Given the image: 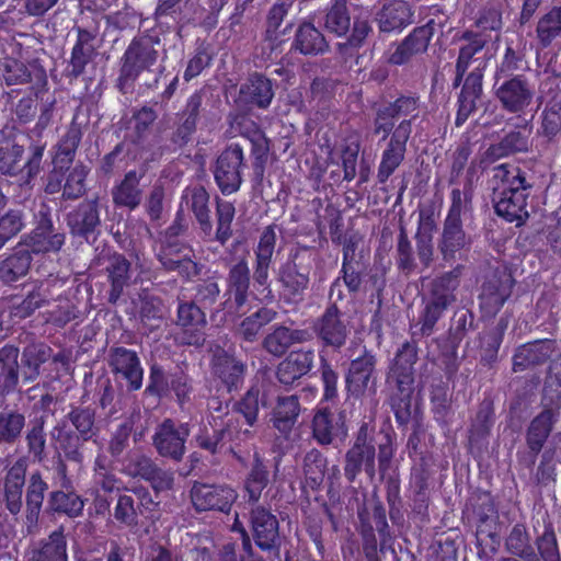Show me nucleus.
<instances>
[{"instance_id":"1","label":"nucleus","mask_w":561,"mask_h":561,"mask_svg":"<svg viewBox=\"0 0 561 561\" xmlns=\"http://www.w3.org/2000/svg\"><path fill=\"white\" fill-rule=\"evenodd\" d=\"M56 100L44 102L39 107V115L27 137L32 140L27 148V157L22 163L24 148L11 141L0 144V173L19 176V186L31 195L34 181L43 170V157L46 142L41 140L44 130L51 124Z\"/></svg>"},{"instance_id":"2","label":"nucleus","mask_w":561,"mask_h":561,"mask_svg":"<svg viewBox=\"0 0 561 561\" xmlns=\"http://www.w3.org/2000/svg\"><path fill=\"white\" fill-rule=\"evenodd\" d=\"M491 183L496 215L522 226L529 217L527 201L534 188V178L516 164L501 163L492 169Z\"/></svg>"},{"instance_id":"3","label":"nucleus","mask_w":561,"mask_h":561,"mask_svg":"<svg viewBox=\"0 0 561 561\" xmlns=\"http://www.w3.org/2000/svg\"><path fill=\"white\" fill-rule=\"evenodd\" d=\"M98 435L96 411L91 405L70 404L69 411L49 431L56 450L77 465L84 461L85 444Z\"/></svg>"},{"instance_id":"4","label":"nucleus","mask_w":561,"mask_h":561,"mask_svg":"<svg viewBox=\"0 0 561 561\" xmlns=\"http://www.w3.org/2000/svg\"><path fill=\"white\" fill-rule=\"evenodd\" d=\"M419 347L414 341L404 342L397 351L387 376L388 403L399 426H407L411 420V403L414 391V365Z\"/></svg>"},{"instance_id":"5","label":"nucleus","mask_w":561,"mask_h":561,"mask_svg":"<svg viewBox=\"0 0 561 561\" xmlns=\"http://www.w3.org/2000/svg\"><path fill=\"white\" fill-rule=\"evenodd\" d=\"M396 121L383 104L376 108L373 133L376 136L381 135V140L386 141L377 170V180L380 184H386L404 161L407 145L412 134L411 119H401L398 124Z\"/></svg>"},{"instance_id":"6","label":"nucleus","mask_w":561,"mask_h":561,"mask_svg":"<svg viewBox=\"0 0 561 561\" xmlns=\"http://www.w3.org/2000/svg\"><path fill=\"white\" fill-rule=\"evenodd\" d=\"M208 424L209 427L204 426L199 430L195 440L199 448L210 454H217L226 443L240 446L254 436V431L243 428L238 417L222 420L221 416H211Z\"/></svg>"},{"instance_id":"7","label":"nucleus","mask_w":561,"mask_h":561,"mask_svg":"<svg viewBox=\"0 0 561 561\" xmlns=\"http://www.w3.org/2000/svg\"><path fill=\"white\" fill-rule=\"evenodd\" d=\"M276 226L265 227L254 248L253 262V290L252 294L260 300L272 302L275 299L271 288L270 270L273 264V255L276 245Z\"/></svg>"},{"instance_id":"8","label":"nucleus","mask_w":561,"mask_h":561,"mask_svg":"<svg viewBox=\"0 0 561 561\" xmlns=\"http://www.w3.org/2000/svg\"><path fill=\"white\" fill-rule=\"evenodd\" d=\"M34 228L25 239L30 252L36 254L58 253L66 242V233L56 228L49 205L41 203L34 211Z\"/></svg>"},{"instance_id":"9","label":"nucleus","mask_w":561,"mask_h":561,"mask_svg":"<svg viewBox=\"0 0 561 561\" xmlns=\"http://www.w3.org/2000/svg\"><path fill=\"white\" fill-rule=\"evenodd\" d=\"M206 95L204 89L188 96L181 112L176 114L174 128L167 136L162 151L175 152L185 147L197 129V123L204 112L203 102Z\"/></svg>"},{"instance_id":"10","label":"nucleus","mask_w":561,"mask_h":561,"mask_svg":"<svg viewBox=\"0 0 561 561\" xmlns=\"http://www.w3.org/2000/svg\"><path fill=\"white\" fill-rule=\"evenodd\" d=\"M247 168L243 148L239 144H231L222 150L211 172L215 183L225 196L237 193L243 183V171Z\"/></svg>"},{"instance_id":"11","label":"nucleus","mask_w":561,"mask_h":561,"mask_svg":"<svg viewBox=\"0 0 561 561\" xmlns=\"http://www.w3.org/2000/svg\"><path fill=\"white\" fill-rule=\"evenodd\" d=\"M314 255L308 250L297 251L290 261L279 268L278 280L290 301H301L309 287Z\"/></svg>"},{"instance_id":"12","label":"nucleus","mask_w":561,"mask_h":561,"mask_svg":"<svg viewBox=\"0 0 561 561\" xmlns=\"http://www.w3.org/2000/svg\"><path fill=\"white\" fill-rule=\"evenodd\" d=\"M376 364V356L365 346L363 353L351 360L345 375V385L351 397L362 399L376 396L378 380Z\"/></svg>"},{"instance_id":"13","label":"nucleus","mask_w":561,"mask_h":561,"mask_svg":"<svg viewBox=\"0 0 561 561\" xmlns=\"http://www.w3.org/2000/svg\"><path fill=\"white\" fill-rule=\"evenodd\" d=\"M493 94L501 107L510 114H523L535 98V85L525 76L493 81Z\"/></svg>"},{"instance_id":"14","label":"nucleus","mask_w":561,"mask_h":561,"mask_svg":"<svg viewBox=\"0 0 561 561\" xmlns=\"http://www.w3.org/2000/svg\"><path fill=\"white\" fill-rule=\"evenodd\" d=\"M316 337L322 350L331 348L340 352L351 335V325L345 314L337 308V302L331 301L323 313L314 320Z\"/></svg>"},{"instance_id":"15","label":"nucleus","mask_w":561,"mask_h":561,"mask_svg":"<svg viewBox=\"0 0 561 561\" xmlns=\"http://www.w3.org/2000/svg\"><path fill=\"white\" fill-rule=\"evenodd\" d=\"M375 459V442L368 425L364 423L357 432L354 445L345 454L344 474L348 482H354L362 469L373 481L376 476Z\"/></svg>"},{"instance_id":"16","label":"nucleus","mask_w":561,"mask_h":561,"mask_svg":"<svg viewBox=\"0 0 561 561\" xmlns=\"http://www.w3.org/2000/svg\"><path fill=\"white\" fill-rule=\"evenodd\" d=\"M0 77L7 85L28 84L35 95L43 93L48 84L46 69L38 60L23 62L12 57L0 59Z\"/></svg>"},{"instance_id":"17","label":"nucleus","mask_w":561,"mask_h":561,"mask_svg":"<svg viewBox=\"0 0 561 561\" xmlns=\"http://www.w3.org/2000/svg\"><path fill=\"white\" fill-rule=\"evenodd\" d=\"M249 523L255 546L263 552L279 557L282 539L279 522L272 511L256 504L250 510Z\"/></svg>"},{"instance_id":"18","label":"nucleus","mask_w":561,"mask_h":561,"mask_svg":"<svg viewBox=\"0 0 561 561\" xmlns=\"http://www.w3.org/2000/svg\"><path fill=\"white\" fill-rule=\"evenodd\" d=\"M107 364L116 381H124L130 392L142 387L144 368L138 353L125 346H112L107 353Z\"/></svg>"},{"instance_id":"19","label":"nucleus","mask_w":561,"mask_h":561,"mask_svg":"<svg viewBox=\"0 0 561 561\" xmlns=\"http://www.w3.org/2000/svg\"><path fill=\"white\" fill-rule=\"evenodd\" d=\"M175 324L182 329L176 340L180 344L202 346L205 342L206 313L192 300H179Z\"/></svg>"},{"instance_id":"20","label":"nucleus","mask_w":561,"mask_h":561,"mask_svg":"<svg viewBox=\"0 0 561 561\" xmlns=\"http://www.w3.org/2000/svg\"><path fill=\"white\" fill-rule=\"evenodd\" d=\"M190 432L188 423H176L165 419L156 427L152 444L160 456L181 461L186 451L185 443Z\"/></svg>"},{"instance_id":"21","label":"nucleus","mask_w":561,"mask_h":561,"mask_svg":"<svg viewBox=\"0 0 561 561\" xmlns=\"http://www.w3.org/2000/svg\"><path fill=\"white\" fill-rule=\"evenodd\" d=\"M237 497V491L227 484L195 482L191 489V500L198 512L217 511L227 514Z\"/></svg>"},{"instance_id":"22","label":"nucleus","mask_w":561,"mask_h":561,"mask_svg":"<svg viewBox=\"0 0 561 561\" xmlns=\"http://www.w3.org/2000/svg\"><path fill=\"white\" fill-rule=\"evenodd\" d=\"M514 286L512 275L505 271L494 272L482 285L479 295L481 309L490 316L496 314L510 298Z\"/></svg>"},{"instance_id":"23","label":"nucleus","mask_w":561,"mask_h":561,"mask_svg":"<svg viewBox=\"0 0 561 561\" xmlns=\"http://www.w3.org/2000/svg\"><path fill=\"white\" fill-rule=\"evenodd\" d=\"M147 161L139 170H129L124 178L116 183L111 191L113 204L118 208H126L129 211L138 208L142 201L140 181L147 172Z\"/></svg>"},{"instance_id":"24","label":"nucleus","mask_w":561,"mask_h":561,"mask_svg":"<svg viewBox=\"0 0 561 561\" xmlns=\"http://www.w3.org/2000/svg\"><path fill=\"white\" fill-rule=\"evenodd\" d=\"M367 266L364 262H342L339 276L331 283L329 299L333 302L343 301L346 298L344 288L351 296L357 295L365 283Z\"/></svg>"},{"instance_id":"25","label":"nucleus","mask_w":561,"mask_h":561,"mask_svg":"<svg viewBox=\"0 0 561 561\" xmlns=\"http://www.w3.org/2000/svg\"><path fill=\"white\" fill-rule=\"evenodd\" d=\"M247 373V363L233 354L222 351L214 356L213 374L229 393L242 388Z\"/></svg>"},{"instance_id":"26","label":"nucleus","mask_w":561,"mask_h":561,"mask_svg":"<svg viewBox=\"0 0 561 561\" xmlns=\"http://www.w3.org/2000/svg\"><path fill=\"white\" fill-rule=\"evenodd\" d=\"M66 220L72 236L88 240L101 226L99 197L82 201Z\"/></svg>"},{"instance_id":"27","label":"nucleus","mask_w":561,"mask_h":561,"mask_svg":"<svg viewBox=\"0 0 561 561\" xmlns=\"http://www.w3.org/2000/svg\"><path fill=\"white\" fill-rule=\"evenodd\" d=\"M530 135L531 126L528 123L520 129L508 131L499 142L489 146L483 153V161L493 163L512 154L528 152L531 147Z\"/></svg>"},{"instance_id":"28","label":"nucleus","mask_w":561,"mask_h":561,"mask_svg":"<svg viewBox=\"0 0 561 561\" xmlns=\"http://www.w3.org/2000/svg\"><path fill=\"white\" fill-rule=\"evenodd\" d=\"M27 461L25 458H18L7 469L3 479V502L5 508L16 515L23 506V492L26 483Z\"/></svg>"},{"instance_id":"29","label":"nucleus","mask_w":561,"mask_h":561,"mask_svg":"<svg viewBox=\"0 0 561 561\" xmlns=\"http://www.w3.org/2000/svg\"><path fill=\"white\" fill-rule=\"evenodd\" d=\"M381 33H401L414 22L412 7L403 0L386 1L375 18Z\"/></svg>"},{"instance_id":"30","label":"nucleus","mask_w":561,"mask_h":561,"mask_svg":"<svg viewBox=\"0 0 561 561\" xmlns=\"http://www.w3.org/2000/svg\"><path fill=\"white\" fill-rule=\"evenodd\" d=\"M160 41L152 36L135 37L126 48L122 62L139 75L149 71L159 58V51L156 49Z\"/></svg>"},{"instance_id":"31","label":"nucleus","mask_w":561,"mask_h":561,"mask_svg":"<svg viewBox=\"0 0 561 561\" xmlns=\"http://www.w3.org/2000/svg\"><path fill=\"white\" fill-rule=\"evenodd\" d=\"M209 193L202 185L187 186L181 196V205L193 213L201 233L206 239H211L213 222L210 220Z\"/></svg>"},{"instance_id":"32","label":"nucleus","mask_w":561,"mask_h":561,"mask_svg":"<svg viewBox=\"0 0 561 561\" xmlns=\"http://www.w3.org/2000/svg\"><path fill=\"white\" fill-rule=\"evenodd\" d=\"M275 96L274 81L266 76L253 72L240 85V100L260 110H267Z\"/></svg>"},{"instance_id":"33","label":"nucleus","mask_w":561,"mask_h":561,"mask_svg":"<svg viewBox=\"0 0 561 561\" xmlns=\"http://www.w3.org/2000/svg\"><path fill=\"white\" fill-rule=\"evenodd\" d=\"M557 351L553 340H536L518 346L513 355V371L519 373L545 364Z\"/></svg>"},{"instance_id":"34","label":"nucleus","mask_w":561,"mask_h":561,"mask_svg":"<svg viewBox=\"0 0 561 561\" xmlns=\"http://www.w3.org/2000/svg\"><path fill=\"white\" fill-rule=\"evenodd\" d=\"M560 416L561 413L542 410L529 423L526 432V443L530 451L526 462L527 467L531 468L535 465L537 455L542 449L554 425L559 422Z\"/></svg>"},{"instance_id":"35","label":"nucleus","mask_w":561,"mask_h":561,"mask_svg":"<svg viewBox=\"0 0 561 561\" xmlns=\"http://www.w3.org/2000/svg\"><path fill=\"white\" fill-rule=\"evenodd\" d=\"M314 350L299 348L290 352L277 366L276 376L285 386H291L308 375L314 366Z\"/></svg>"},{"instance_id":"36","label":"nucleus","mask_w":561,"mask_h":561,"mask_svg":"<svg viewBox=\"0 0 561 561\" xmlns=\"http://www.w3.org/2000/svg\"><path fill=\"white\" fill-rule=\"evenodd\" d=\"M77 41L71 49L70 59L65 69V77L73 82L81 77L85 67L94 59L96 51L93 45L94 35L84 28L77 30Z\"/></svg>"},{"instance_id":"37","label":"nucleus","mask_w":561,"mask_h":561,"mask_svg":"<svg viewBox=\"0 0 561 561\" xmlns=\"http://www.w3.org/2000/svg\"><path fill=\"white\" fill-rule=\"evenodd\" d=\"M242 542L241 550L238 551V547L236 542H226L221 547H219L216 551L209 550L207 547H196L193 550L201 557V554H205V559L208 561H256L264 560V558L259 554L252 545L251 537L249 533L242 528L241 529Z\"/></svg>"},{"instance_id":"38","label":"nucleus","mask_w":561,"mask_h":561,"mask_svg":"<svg viewBox=\"0 0 561 561\" xmlns=\"http://www.w3.org/2000/svg\"><path fill=\"white\" fill-rule=\"evenodd\" d=\"M471 245V237L463 229L462 224L443 222V230L438 240V251L445 262H455L461 259L462 251Z\"/></svg>"},{"instance_id":"39","label":"nucleus","mask_w":561,"mask_h":561,"mask_svg":"<svg viewBox=\"0 0 561 561\" xmlns=\"http://www.w3.org/2000/svg\"><path fill=\"white\" fill-rule=\"evenodd\" d=\"M483 73L480 69L471 71L462 84L461 91L458 96V110L455 119V125L460 127L477 110V102L483 93Z\"/></svg>"},{"instance_id":"40","label":"nucleus","mask_w":561,"mask_h":561,"mask_svg":"<svg viewBox=\"0 0 561 561\" xmlns=\"http://www.w3.org/2000/svg\"><path fill=\"white\" fill-rule=\"evenodd\" d=\"M105 271L111 285L107 300L110 304L116 305L124 289L131 284V264L123 254L114 253L108 256Z\"/></svg>"},{"instance_id":"41","label":"nucleus","mask_w":561,"mask_h":561,"mask_svg":"<svg viewBox=\"0 0 561 561\" xmlns=\"http://www.w3.org/2000/svg\"><path fill=\"white\" fill-rule=\"evenodd\" d=\"M251 273L247 260L241 259L230 266L227 275L226 305L232 302L237 309L243 307L250 295Z\"/></svg>"},{"instance_id":"42","label":"nucleus","mask_w":561,"mask_h":561,"mask_svg":"<svg viewBox=\"0 0 561 561\" xmlns=\"http://www.w3.org/2000/svg\"><path fill=\"white\" fill-rule=\"evenodd\" d=\"M291 49L305 56H318L329 51V43L313 22L304 21L295 32Z\"/></svg>"},{"instance_id":"43","label":"nucleus","mask_w":561,"mask_h":561,"mask_svg":"<svg viewBox=\"0 0 561 561\" xmlns=\"http://www.w3.org/2000/svg\"><path fill=\"white\" fill-rule=\"evenodd\" d=\"M26 558L27 561H68L67 540L62 528L32 545Z\"/></svg>"},{"instance_id":"44","label":"nucleus","mask_w":561,"mask_h":561,"mask_svg":"<svg viewBox=\"0 0 561 561\" xmlns=\"http://www.w3.org/2000/svg\"><path fill=\"white\" fill-rule=\"evenodd\" d=\"M347 0H333L324 10L314 13L313 19L329 33L342 37L351 30Z\"/></svg>"},{"instance_id":"45","label":"nucleus","mask_w":561,"mask_h":561,"mask_svg":"<svg viewBox=\"0 0 561 561\" xmlns=\"http://www.w3.org/2000/svg\"><path fill=\"white\" fill-rule=\"evenodd\" d=\"M26 426V416L18 409L5 408L0 411V460H2Z\"/></svg>"},{"instance_id":"46","label":"nucleus","mask_w":561,"mask_h":561,"mask_svg":"<svg viewBox=\"0 0 561 561\" xmlns=\"http://www.w3.org/2000/svg\"><path fill=\"white\" fill-rule=\"evenodd\" d=\"M19 355L20 350L13 344L0 347V394L13 392L19 383Z\"/></svg>"},{"instance_id":"47","label":"nucleus","mask_w":561,"mask_h":561,"mask_svg":"<svg viewBox=\"0 0 561 561\" xmlns=\"http://www.w3.org/2000/svg\"><path fill=\"white\" fill-rule=\"evenodd\" d=\"M300 412L299 400L296 396L278 397L273 410V426L284 437L291 433Z\"/></svg>"},{"instance_id":"48","label":"nucleus","mask_w":561,"mask_h":561,"mask_svg":"<svg viewBox=\"0 0 561 561\" xmlns=\"http://www.w3.org/2000/svg\"><path fill=\"white\" fill-rule=\"evenodd\" d=\"M460 274L461 266L458 265L434 278L425 297L450 307L457 299L456 290L460 285Z\"/></svg>"},{"instance_id":"49","label":"nucleus","mask_w":561,"mask_h":561,"mask_svg":"<svg viewBox=\"0 0 561 561\" xmlns=\"http://www.w3.org/2000/svg\"><path fill=\"white\" fill-rule=\"evenodd\" d=\"M302 490L317 491L325 478L328 467L327 457L318 449L312 448L302 458Z\"/></svg>"},{"instance_id":"50","label":"nucleus","mask_w":561,"mask_h":561,"mask_svg":"<svg viewBox=\"0 0 561 561\" xmlns=\"http://www.w3.org/2000/svg\"><path fill=\"white\" fill-rule=\"evenodd\" d=\"M32 254L26 249L15 250L0 262V282L4 285L25 277L32 263Z\"/></svg>"},{"instance_id":"51","label":"nucleus","mask_w":561,"mask_h":561,"mask_svg":"<svg viewBox=\"0 0 561 561\" xmlns=\"http://www.w3.org/2000/svg\"><path fill=\"white\" fill-rule=\"evenodd\" d=\"M270 482L268 467L264 463L263 459L255 454L252 466L244 479V492L248 502L253 505L259 504L263 490Z\"/></svg>"},{"instance_id":"52","label":"nucleus","mask_w":561,"mask_h":561,"mask_svg":"<svg viewBox=\"0 0 561 561\" xmlns=\"http://www.w3.org/2000/svg\"><path fill=\"white\" fill-rule=\"evenodd\" d=\"M312 434L320 445H330L336 437L345 436L346 430L340 417L318 412L312 420Z\"/></svg>"},{"instance_id":"53","label":"nucleus","mask_w":561,"mask_h":561,"mask_svg":"<svg viewBox=\"0 0 561 561\" xmlns=\"http://www.w3.org/2000/svg\"><path fill=\"white\" fill-rule=\"evenodd\" d=\"M264 405L265 400L264 397L261 396L260 388L252 386L239 400L233 402L231 410L244 419L245 428L253 431V427L259 421L260 409Z\"/></svg>"},{"instance_id":"54","label":"nucleus","mask_w":561,"mask_h":561,"mask_svg":"<svg viewBox=\"0 0 561 561\" xmlns=\"http://www.w3.org/2000/svg\"><path fill=\"white\" fill-rule=\"evenodd\" d=\"M276 318V310L268 307H261L239 323L237 335L245 342L253 343L257 340L261 330Z\"/></svg>"},{"instance_id":"55","label":"nucleus","mask_w":561,"mask_h":561,"mask_svg":"<svg viewBox=\"0 0 561 561\" xmlns=\"http://www.w3.org/2000/svg\"><path fill=\"white\" fill-rule=\"evenodd\" d=\"M47 416L42 414L33 419L25 433V443L30 457L42 462L46 458L47 434L45 432Z\"/></svg>"},{"instance_id":"56","label":"nucleus","mask_w":561,"mask_h":561,"mask_svg":"<svg viewBox=\"0 0 561 561\" xmlns=\"http://www.w3.org/2000/svg\"><path fill=\"white\" fill-rule=\"evenodd\" d=\"M561 37V4L554 5L542 14L536 25V38L542 48L549 47Z\"/></svg>"},{"instance_id":"57","label":"nucleus","mask_w":561,"mask_h":561,"mask_svg":"<svg viewBox=\"0 0 561 561\" xmlns=\"http://www.w3.org/2000/svg\"><path fill=\"white\" fill-rule=\"evenodd\" d=\"M51 357V347L45 343L28 344L22 353L25 381H34L41 374V366Z\"/></svg>"},{"instance_id":"58","label":"nucleus","mask_w":561,"mask_h":561,"mask_svg":"<svg viewBox=\"0 0 561 561\" xmlns=\"http://www.w3.org/2000/svg\"><path fill=\"white\" fill-rule=\"evenodd\" d=\"M245 137L251 144V157L254 176L257 180H262L270 152V140L265 136L264 131L254 124L253 128L245 134Z\"/></svg>"},{"instance_id":"59","label":"nucleus","mask_w":561,"mask_h":561,"mask_svg":"<svg viewBox=\"0 0 561 561\" xmlns=\"http://www.w3.org/2000/svg\"><path fill=\"white\" fill-rule=\"evenodd\" d=\"M158 118L157 111L149 105H144L133 112L130 134L128 138L131 144L141 146L148 138L152 125Z\"/></svg>"},{"instance_id":"60","label":"nucleus","mask_w":561,"mask_h":561,"mask_svg":"<svg viewBox=\"0 0 561 561\" xmlns=\"http://www.w3.org/2000/svg\"><path fill=\"white\" fill-rule=\"evenodd\" d=\"M473 188L471 180L468 179L463 188L455 187L450 192V206L444 221L462 224V217H466L472 210Z\"/></svg>"},{"instance_id":"61","label":"nucleus","mask_w":561,"mask_h":561,"mask_svg":"<svg viewBox=\"0 0 561 561\" xmlns=\"http://www.w3.org/2000/svg\"><path fill=\"white\" fill-rule=\"evenodd\" d=\"M506 550L524 561H540L524 524H515L505 540Z\"/></svg>"},{"instance_id":"62","label":"nucleus","mask_w":561,"mask_h":561,"mask_svg":"<svg viewBox=\"0 0 561 561\" xmlns=\"http://www.w3.org/2000/svg\"><path fill=\"white\" fill-rule=\"evenodd\" d=\"M47 490L48 483L44 480L42 472L39 470L32 471L27 480L25 495L28 519L37 518Z\"/></svg>"},{"instance_id":"63","label":"nucleus","mask_w":561,"mask_h":561,"mask_svg":"<svg viewBox=\"0 0 561 561\" xmlns=\"http://www.w3.org/2000/svg\"><path fill=\"white\" fill-rule=\"evenodd\" d=\"M48 504L54 512L62 513L71 518L80 516L84 507V501L73 489L70 491L56 490L50 492Z\"/></svg>"},{"instance_id":"64","label":"nucleus","mask_w":561,"mask_h":561,"mask_svg":"<svg viewBox=\"0 0 561 561\" xmlns=\"http://www.w3.org/2000/svg\"><path fill=\"white\" fill-rule=\"evenodd\" d=\"M494 423V414L490 407H481L469 428L470 448L481 449L488 444V437Z\"/></svg>"}]
</instances>
